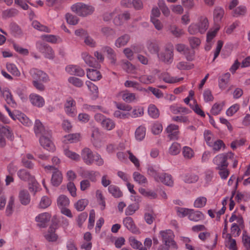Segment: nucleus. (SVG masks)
I'll list each match as a JSON object with an SVG mask.
<instances>
[{
	"instance_id": "nucleus-1",
	"label": "nucleus",
	"mask_w": 250,
	"mask_h": 250,
	"mask_svg": "<svg viewBox=\"0 0 250 250\" xmlns=\"http://www.w3.org/2000/svg\"><path fill=\"white\" fill-rule=\"evenodd\" d=\"M209 22L205 16H199L195 22H192L188 28V32L190 35L204 34L208 30Z\"/></svg>"
},
{
	"instance_id": "nucleus-2",
	"label": "nucleus",
	"mask_w": 250,
	"mask_h": 250,
	"mask_svg": "<svg viewBox=\"0 0 250 250\" xmlns=\"http://www.w3.org/2000/svg\"><path fill=\"white\" fill-rule=\"evenodd\" d=\"M71 10L78 16L85 17L92 15L95 11V8L90 4L79 2L73 4L71 6Z\"/></svg>"
},
{
	"instance_id": "nucleus-3",
	"label": "nucleus",
	"mask_w": 250,
	"mask_h": 250,
	"mask_svg": "<svg viewBox=\"0 0 250 250\" xmlns=\"http://www.w3.org/2000/svg\"><path fill=\"white\" fill-rule=\"evenodd\" d=\"M147 173L152 176L156 182H159L160 180H162L163 176H164L168 179V182H165L168 186H172L173 185V180L171 176L166 173L160 172L159 168L155 166H149L147 168Z\"/></svg>"
},
{
	"instance_id": "nucleus-4",
	"label": "nucleus",
	"mask_w": 250,
	"mask_h": 250,
	"mask_svg": "<svg viewBox=\"0 0 250 250\" xmlns=\"http://www.w3.org/2000/svg\"><path fill=\"white\" fill-rule=\"evenodd\" d=\"M160 61L166 63L171 64L173 61V45L169 42L166 44L164 51L157 54Z\"/></svg>"
},
{
	"instance_id": "nucleus-5",
	"label": "nucleus",
	"mask_w": 250,
	"mask_h": 250,
	"mask_svg": "<svg viewBox=\"0 0 250 250\" xmlns=\"http://www.w3.org/2000/svg\"><path fill=\"white\" fill-rule=\"evenodd\" d=\"M234 154L231 152L221 153L216 156L213 159V164L216 166V169L228 167L229 159H233Z\"/></svg>"
},
{
	"instance_id": "nucleus-6",
	"label": "nucleus",
	"mask_w": 250,
	"mask_h": 250,
	"mask_svg": "<svg viewBox=\"0 0 250 250\" xmlns=\"http://www.w3.org/2000/svg\"><path fill=\"white\" fill-rule=\"evenodd\" d=\"M159 237L165 245L171 246L172 248L177 249V247L174 240V235L171 229L161 230L159 232Z\"/></svg>"
},
{
	"instance_id": "nucleus-7",
	"label": "nucleus",
	"mask_w": 250,
	"mask_h": 250,
	"mask_svg": "<svg viewBox=\"0 0 250 250\" xmlns=\"http://www.w3.org/2000/svg\"><path fill=\"white\" fill-rule=\"evenodd\" d=\"M36 47L43 55L45 58L49 60H53L55 58L54 51L47 44L42 42H38L36 43Z\"/></svg>"
},
{
	"instance_id": "nucleus-8",
	"label": "nucleus",
	"mask_w": 250,
	"mask_h": 250,
	"mask_svg": "<svg viewBox=\"0 0 250 250\" xmlns=\"http://www.w3.org/2000/svg\"><path fill=\"white\" fill-rule=\"evenodd\" d=\"M116 106L119 110H116L114 112V116L115 117L122 119H125L129 117V111H130L132 109L130 105L121 104H117Z\"/></svg>"
},
{
	"instance_id": "nucleus-9",
	"label": "nucleus",
	"mask_w": 250,
	"mask_h": 250,
	"mask_svg": "<svg viewBox=\"0 0 250 250\" xmlns=\"http://www.w3.org/2000/svg\"><path fill=\"white\" fill-rule=\"evenodd\" d=\"M40 143L42 146L48 151H53L55 146L51 140L50 131H47L45 134L41 135Z\"/></svg>"
},
{
	"instance_id": "nucleus-10",
	"label": "nucleus",
	"mask_w": 250,
	"mask_h": 250,
	"mask_svg": "<svg viewBox=\"0 0 250 250\" xmlns=\"http://www.w3.org/2000/svg\"><path fill=\"white\" fill-rule=\"evenodd\" d=\"M165 132L167 137L170 140H178L179 138L180 132L179 126L175 124H171L167 126Z\"/></svg>"
},
{
	"instance_id": "nucleus-11",
	"label": "nucleus",
	"mask_w": 250,
	"mask_h": 250,
	"mask_svg": "<svg viewBox=\"0 0 250 250\" xmlns=\"http://www.w3.org/2000/svg\"><path fill=\"white\" fill-rule=\"evenodd\" d=\"M95 152L87 147H83L81 151V158L83 163L88 166H91L93 157Z\"/></svg>"
},
{
	"instance_id": "nucleus-12",
	"label": "nucleus",
	"mask_w": 250,
	"mask_h": 250,
	"mask_svg": "<svg viewBox=\"0 0 250 250\" xmlns=\"http://www.w3.org/2000/svg\"><path fill=\"white\" fill-rule=\"evenodd\" d=\"M64 108L65 113L68 116L74 117L76 115V102L71 97H69L66 99Z\"/></svg>"
},
{
	"instance_id": "nucleus-13",
	"label": "nucleus",
	"mask_w": 250,
	"mask_h": 250,
	"mask_svg": "<svg viewBox=\"0 0 250 250\" xmlns=\"http://www.w3.org/2000/svg\"><path fill=\"white\" fill-rule=\"evenodd\" d=\"M12 133L8 126L0 125V147L4 146L6 144L5 137L12 139Z\"/></svg>"
},
{
	"instance_id": "nucleus-14",
	"label": "nucleus",
	"mask_w": 250,
	"mask_h": 250,
	"mask_svg": "<svg viewBox=\"0 0 250 250\" xmlns=\"http://www.w3.org/2000/svg\"><path fill=\"white\" fill-rule=\"evenodd\" d=\"M30 74L33 81H39L46 82L48 81L47 75L42 71L37 69H32L30 71Z\"/></svg>"
},
{
	"instance_id": "nucleus-15",
	"label": "nucleus",
	"mask_w": 250,
	"mask_h": 250,
	"mask_svg": "<svg viewBox=\"0 0 250 250\" xmlns=\"http://www.w3.org/2000/svg\"><path fill=\"white\" fill-rule=\"evenodd\" d=\"M100 131L98 127H93L92 129L91 142L96 148H100L102 146V143L100 139Z\"/></svg>"
},
{
	"instance_id": "nucleus-16",
	"label": "nucleus",
	"mask_w": 250,
	"mask_h": 250,
	"mask_svg": "<svg viewBox=\"0 0 250 250\" xmlns=\"http://www.w3.org/2000/svg\"><path fill=\"white\" fill-rule=\"evenodd\" d=\"M51 215L47 212H43L39 214L35 218V220L37 222V225L40 228H45L47 226V223L49 221Z\"/></svg>"
},
{
	"instance_id": "nucleus-17",
	"label": "nucleus",
	"mask_w": 250,
	"mask_h": 250,
	"mask_svg": "<svg viewBox=\"0 0 250 250\" xmlns=\"http://www.w3.org/2000/svg\"><path fill=\"white\" fill-rule=\"evenodd\" d=\"M66 72L70 75L83 77L84 75V70L80 66L75 65H69L65 67Z\"/></svg>"
},
{
	"instance_id": "nucleus-18",
	"label": "nucleus",
	"mask_w": 250,
	"mask_h": 250,
	"mask_svg": "<svg viewBox=\"0 0 250 250\" xmlns=\"http://www.w3.org/2000/svg\"><path fill=\"white\" fill-rule=\"evenodd\" d=\"M130 18V13L127 11H125L116 16L113 19V23L116 26H121L129 20Z\"/></svg>"
},
{
	"instance_id": "nucleus-19",
	"label": "nucleus",
	"mask_w": 250,
	"mask_h": 250,
	"mask_svg": "<svg viewBox=\"0 0 250 250\" xmlns=\"http://www.w3.org/2000/svg\"><path fill=\"white\" fill-rule=\"evenodd\" d=\"M124 226L133 233L139 234V229L135 225L133 219L130 217H126L123 220Z\"/></svg>"
},
{
	"instance_id": "nucleus-20",
	"label": "nucleus",
	"mask_w": 250,
	"mask_h": 250,
	"mask_svg": "<svg viewBox=\"0 0 250 250\" xmlns=\"http://www.w3.org/2000/svg\"><path fill=\"white\" fill-rule=\"evenodd\" d=\"M29 100L34 106L38 107H42L45 104V101L43 97L37 94H30Z\"/></svg>"
},
{
	"instance_id": "nucleus-21",
	"label": "nucleus",
	"mask_w": 250,
	"mask_h": 250,
	"mask_svg": "<svg viewBox=\"0 0 250 250\" xmlns=\"http://www.w3.org/2000/svg\"><path fill=\"white\" fill-rule=\"evenodd\" d=\"M18 198L21 204L23 206L29 205L31 201V196L28 190L26 189L20 190Z\"/></svg>"
},
{
	"instance_id": "nucleus-22",
	"label": "nucleus",
	"mask_w": 250,
	"mask_h": 250,
	"mask_svg": "<svg viewBox=\"0 0 250 250\" xmlns=\"http://www.w3.org/2000/svg\"><path fill=\"white\" fill-rule=\"evenodd\" d=\"M146 47L148 52L152 54H158L160 50L159 43L155 40L147 41L146 43Z\"/></svg>"
},
{
	"instance_id": "nucleus-23",
	"label": "nucleus",
	"mask_w": 250,
	"mask_h": 250,
	"mask_svg": "<svg viewBox=\"0 0 250 250\" xmlns=\"http://www.w3.org/2000/svg\"><path fill=\"white\" fill-rule=\"evenodd\" d=\"M230 77L229 73L227 72L222 76L218 79V86L221 90H225L228 86Z\"/></svg>"
},
{
	"instance_id": "nucleus-24",
	"label": "nucleus",
	"mask_w": 250,
	"mask_h": 250,
	"mask_svg": "<svg viewBox=\"0 0 250 250\" xmlns=\"http://www.w3.org/2000/svg\"><path fill=\"white\" fill-rule=\"evenodd\" d=\"M81 138V136L80 133H72L64 136L62 141L66 144L76 143L79 142Z\"/></svg>"
},
{
	"instance_id": "nucleus-25",
	"label": "nucleus",
	"mask_w": 250,
	"mask_h": 250,
	"mask_svg": "<svg viewBox=\"0 0 250 250\" xmlns=\"http://www.w3.org/2000/svg\"><path fill=\"white\" fill-rule=\"evenodd\" d=\"M203 213L198 210L190 209L188 218L192 221L198 222L204 219Z\"/></svg>"
},
{
	"instance_id": "nucleus-26",
	"label": "nucleus",
	"mask_w": 250,
	"mask_h": 250,
	"mask_svg": "<svg viewBox=\"0 0 250 250\" xmlns=\"http://www.w3.org/2000/svg\"><path fill=\"white\" fill-rule=\"evenodd\" d=\"M41 39L51 43H58L62 42V40L59 36L52 34H45L41 37Z\"/></svg>"
},
{
	"instance_id": "nucleus-27",
	"label": "nucleus",
	"mask_w": 250,
	"mask_h": 250,
	"mask_svg": "<svg viewBox=\"0 0 250 250\" xmlns=\"http://www.w3.org/2000/svg\"><path fill=\"white\" fill-rule=\"evenodd\" d=\"M130 40V36L127 34H124L118 37L115 42V45L120 48L126 45Z\"/></svg>"
},
{
	"instance_id": "nucleus-28",
	"label": "nucleus",
	"mask_w": 250,
	"mask_h": 250,
	"mask_svg": "<svg viewBox=\"0 0 250 250\" xmlns=\"http://www.w3.org/2000/svg\"><path fill=\"white\" fill-rule=\"evenodd\" d=\"M121 65L123 69L128 73H134L136 70V67L129 61L123 60L120 62Z\"/></svg>"
},
{
	"instance_id": "nucleus-29",
	"label": "nucleus",
	"mask_w": 250,
	"mask_h": 250,
	"mask_svg": "<svg viewBox=\"0 0 250 250\" xmlns=\"http://www.w3.org/2000/svg\"><path fill=\"white\" fill-rule=\"evenodd\" d=\"M225 14V11L222 7H216L213 11V20L215 23L221 22Z\"/></svg>"
},
{
	"instance_id": "nucleus-30",
	"label": "nucleus",
	"mask_w": 250,
	"mask_h": 250,
	"mask_svg": "<svg viewBox=\"0 0 250 250\" xmlns=\"http://www.w3.org/2000/svg\"><path fill=\"white\" fill-rule=\"evenodd\" d=\"M34 128L35 133L37 135H42L45 134L47 131H49L46 129L41 121L38 119L35 120Z\"/></svg>"
},
{
	"instance_id": "nucleus-31",
	"label": "nucleus",
	"mask_w": 250,
	"mask_h": 250,
	"mask_svg": "<svg viewBox=\"0 0 250 250\" xmlns=\"http://www.w3.org/2000/svg\"><path fill=\"white\" fill-rule=\"evenodd\" d=\"M87 78L93 81H96L100 80L102 78L101 73L95 69H88L87 71Z\"/></svg>"
},
{
	"instance_id": "nucleus-32",
	"label": "nucleus",
	"mask_w": 250,
	"mask_h": 250,
	"mask_svg": "<svg viewBox=\"0 0 250 250\" xmlns=\"http://www.w3.org/2000/svg\"><path fill=\"white\" fill-rule=\"evenodd\" d=\"M62 176L58 169H55L52 176L51 183L54 186H58L62 182Z\"/></svg>"
},
{
	"instance_id": "nucleus-33",
	"label": "nucleus",
	"mask_w": 250,
	"mask_h": 250,
	"mask_svg": "<svg viewBox=\"0 0 250 250\" xmlns=\"http://www.w3.org/2000/svg\"><path fill=\"white\" fill-rule=\"evenodd\" d=\"M82 58L85 63L90 67H94L96 64L95 59L86 52H83L81 54Z\"/></svg>"
},
{
	"instance_id": "nucleus-34",
	"label": "nucleus",
	"mask_w": 250,
	"mask_h": 250,
	"mask_svg": "<svg viewBox=\"0 0 250 250\" xmlns=\"http://www.w3.org/2000/svg\"><path fill=\"white\" fill-rule=\"evenodd\" d=\"M140 82L146 84L154 83L156 81V77L154 75H143L138 78Z\"/></svg>"
},
{
	"instance_id": "nucleus-35",
	"label": "nucleus",
	"mask_w": 250,
	"mask_h": 250,
	"mask_svg": "<svg viewBox=\"0 0 250 250\" xmlns=\"http://www.w3.org/2000/svg\"><path fill=\"white\" fill-rule=\"evenodd\" d=\"M101 125L104 130L110 131L115 127L116 124L112 119L106 118Z\"/></svg>"
},
{
	"instance_id": "nucleus-36",
	"label": "nucleus",
	"mask_w": 250,
	"mask_h": 250,
	"mask_svg": "<svg viewBox=\"0 0 250 250\" xmlns=\"http://www.w3.org/2000/svg\"><path fill=\"white\" fill-rule=\"evenodd\" d=\"M63 153L67 158L73 161L78 162L81 159V156L78 153H77L68 148L64 149Z\"/></svg>"
},
{
	"instance_id": "nucleus-37",
	"label": "nucleus",
	"mask_w": 250,
	"mask_h": 250,
	"mask_svg": "<svg viewBox=\"0 0 250 250\" xmlns=\"http://www.w3.org/2000/svg\"><path fill=\"white\" fill-rule=\"evenodd\" d=\"M162 78L165 82L168 83H178L183 80L182 77H172L168 73L163 74L162 76Z\"/></svg>"
},
{
	"instance_id": "nucleus-38",
	"label": "nucleus",
	"mask_w": 250,
	"mask_h": 250,
	"mask_svg": "<svg viewBox=\"0 0 250 250\" xmlns=\"http://www.w3.org/2000/svg\"><path fill=\"white\" fill-rule=\"evenodd\" d=\"M2 95L7 104L13 107H16V103L13 99L12 95L9 90H4L2 92Z\"/></svg>"
},
{
	"instance_id": "nucleus-39",
	"label": "nucleus",
	"mask_w": 250,
	"mask_h": 250,
	"mask_svg": "<svg viewBox=\"0 0 250 250\" xmlns=\"http://www.w3.org/2000/svg\"><path fill=\"white\" fill-rule=\"evenodd\" d=\"M98 173L94 170H86L83 171L80 175L86 178H88L90 181L95 182L97 180V176Z\"/></svg>"
},
{
	"instance_id": "nucleus-40",
	"label": "nucleus",
	"mask_w": 250,
	"mask_h": 250,
	"mask_svg": "<svg viewBox=\"0 0 250 250\" xmlns=\"http://www.w3.org/2000/svg\"><path fill=\"white\" fill-rule=\"evenodd\" d=\"M33 159H34V157L32 155L29 153L25 154L22 158V163L23 165L29 168H33L34 164L31 161V160Z\"/></svg>"
},
{
	"instance_id": "nucleus-41",
	"label": "nucleus",
	"mask_w": 250,
	"mask_h": 250,
	"mask_svg": "<svg viewBox=\"0 0 250 250\" xmlns=\"http://www.w3.org/2000/svg\"><path fill=\"white\" fill-rule=\"evenodd\" d=\"M86 85H87L88 89L90 91L92 98L94 99H96L98 98L99 95L98 88L94 83L90 81H86L85 82Z\"/></svg>"
},
{
	"instance_id": "nucleus-42",
	"label": "nucleus",
	"mask_w": 250,
	"mask_h": 250,
	"mask_svg": "<svg viewBox=\"0 0 250 250\" xmlns=\"http://www.w3.org/2000/svg\"><path fill=\"white\" fill-rule=\"evenodd\" d=\"M69 203V200L65 195H61L57 199V205L60 208L67 207Z\"/></svg>"
},
{
	"instance_id": "nucleus-43",
	"label": "nucleus",
	"mask_w": 250,
	"mask_h": 250,
	"mask_svg": "<svg viewBox=\"0 0 250 250\" xmlns=\"http://www.w3.org/2000/svg\"><path fill=\"white\" fill-rule=\"evenodd\" d=\"M17 115V120H18L22 125L26 126L32 125V121L24 113L20 112Z\"/></svg>"
},
{
	"instance_id": "nucleus-44",
	"label": "nucleus",
	"mask_w": 250,
	"mask_h": 250,
	"mask_svg": "<svg viewBox=\"0 0 250 250\" xmlns=\"http://www.w3.org/2000/svg\"><path fill=\"white\" fill-rule=\"evenodd\" d=\"M147 111L149 116L152 118L157 119L159 117V110L154 104H150L148 107Z\"/></svg>"
},
{
	"instance_id": "nucleus-45",
	"label": "nucleus",
	"mask_w": 250,
	"mask_h": 250,
	"mask_svg": "<svg viewBox=\"0 0 250 250\" xmlns=\"http://www.w3.org/2000/svg\"><path fill=\"white\" fill-rule=\"evenodd\" d=\"M32 26L36 29L45 33H50L51 29L48 27L42 24L37 21H34L32 23Z\"/></svg>"
},
{
	"instance_id": "nucleus-46",
	"label": "nucleus",
	"mask_w": 250,
	"mask_h": 250,
	"mask_svg": "<svg viewBox=\"0 0 250 250\" xmlns=\"http://www.w3.org/2000/svg\"><path fill=\"white\" fill-rule=\"evenodd\" d=\"M108 190L115 198H119L123 196L122 192L120 188L115 185H112L109 186L108 188Z\"/></svg>"
},
{
	"instance_id": "nucleus-47",
	"label": "nucleus",
	"mask_w": 250,
	"mask_h": 250,
	"mask_svg": "<svg viewBox=\"0 0 250 250\" xmlns=\"http://www.w3.org/2000/svg\"><path fill=\"white\" fill-rule=\"evenodd\" d=\"M182 179L186 183H193L196 182L199 177L195 174L188 173L183 175Z\"/></svg>"
},
{
	"instance_id": "nucleus-48",
	"label": "nucleus",
	"mask_w": 250,
	"mask_h": 250,
	"mask_svg": "<svg viewBox=\"0 0 250 250\" xmlns=\"http://www.w3.org/2000/svg\"><path fill=\"white\" fill-rule=\"evenodd\" d=\"M168 30L174 36L177 38L180 37L184 34L183 30L179 28L176 25H170Z\"/></svg>"
},
{
	"instance_id": "nucleus-49",
	"label": "nucleus",
	"mask_w": 250,
	"mask_h": 250,
	"mask_svg": "<svg viewBox=\"0 0 250 250\" xmlns=\"http://www.w3.org/2000/svg\"><path fill=\"white\" fill-rule=\"evenodd\" d=\"M146 128L145 126H139L135 131V138L138 141L143 140L146 136Z\"/></svg>"
},
{
	"instance_id": "nucleus-50",
	"label": "nucleus",
	"mask_w": 250,
	"mask_h": 250,
	"mask_svg": "<svg viewBox=\"0 0 250 250\" xmlns=\"http://www.w3.org/2000/svg\"><path fill=\"white\" fill-rule=\"evenodd\" d=\"M139 192L144 196L150 199H155L157 197V194L155 191L151 190H147L142 188L139 189Z\"/></svg>"
},
{
	"instance_id": "nucleus-51",
	"label": "nucleus",
	"mask_w": 250,
	"mask_h": 250,
	"mask_svg": "<svg viewBox=\"0 0 250 250\" xmlns=\"http://www.w3.org/2000/svg\"><path fill=\"white\" fill-rule=\"evenodd\" d=\"M55 229L50 227L47 233L45 235V237L48 241L54 242L58 239V235L55 233Z\"/></svg>"
},
{
	"instance_id": "nucleus-52",
	"label": "nucleus",
	"mask_w": 250,
	"mask_h": 250,
	"mask_svg": "<svg viewBox=\"0 0 250 250\" xmlns=\"http://www.w3.org/2000/svg\"><path fill=\"white\" fill-rule=\"evenodd\" d=\"M125 86L126 87H132L134 90L142 91L143 90V88L141 86L140 84L136 81H126L125 83Z\"/></svg>"
},
{
	"instance_id": "nucleus-53",
	"label": "nucleus",
	"mask_w": 250,
	"mask_h": 250,
	"mask_svg": "<svg viewBox=\"0 0 250 250\" xmlns=\"http://www.w3.org/2000/svg\"><path fill=\"white\" fill-rule=\"evenodd\" d=\"M181 150V145L177 142L173 143L168 149V152L172 155L178 154Z\"/></svg>"
},
{
	"instance_id": "nucleus-54",
	"label": "nucleus",
	"mask_w": 250,
	"mask_h": 250,
	"mask_svg": "<svg viewBox=\"0 0 250 250\" xmlns=\"http://www.w3.org/2000/svg\"><path fill=\"white\" fill-rule=\"evenodd\" d=\"M17 174L20 179L25 181H29L34 177L25 169L20 170L18 171Z\"/></svg>"
},
{
	"instance_id": "nucleus-55",
	"label": "nucleus",
	"mask_w": 250,
	"mask_h": 250,
	"mask_svg": "<svg viewBox=\"0 0 250 250\" xmlns=\"http://www.w3.org/2000/svg\"><path fill=\"white\" fill-rule=\"evenodd\" d=\"M133 177L134 181L140 185L145 184L147 182L146 178L138 172H134Z\"/></svg>"
},
{
	"instance_id": "nucleus-56",
	"label": "nucleus",
	"mask_w": 250,
	"mask_h": 250,
	"mask_svg": "<svg viewBox=\"0 0 250 250\" xmlns=\"http://www.w3.org/2000/svg\"><path fill=\"white\" fill-rule=\"evenodd\" d=\"M151 130L153 134L158 135L160 134L163 130L162 125L158 122H155L151 125Z\"/></svg>"
},
{
	"instance_id": "nucleus-57",
	"label": "nucleus",
	"mask_w": 250,
	"mask_h": 250,
	"mask_svg": "<svg viewBox=\"0 0 250 250\" xmlns=\"http://www.w3.org/2000/svg\"><path fill=\"white\" fill-rule=\"evenodd\" d=\"M184 157L187 159H190L194 156L193 150L189 146H185L182 149Z\"/></svg>"
},
{
	"instance_id": "nucleus-58",
	"label": "nucleus",
	"mask_w": 250,
	"mask_h": 250,
	"mask_svg": "<svg viewBox=\"0 0 250 250\" xmlns=\"http://www.w3.org/2000/svg\"><path fill=\"white\" fill-rule=\"evenodd\" d=\"M207 199L205 197H197L194 202V207L196 208H201L205 207L207 204Z\"/></svg>"
},
{
	"instance_id": "nucleus-59",
	"label": "nucleus",
	"mask_w": 250,
	"mask_h": 250,
	"mask_svg": "<svg viewBox=\"0 0 250 250\" xmlns=\"http://www.w3.org/2000/svg\"><path fill=\"white\" fill-rule=\"evenodd\" d=\"M65 18L66 22L70 25H75L77 24L79 21V19L76 16L69 13L65 14Z\"/></svg>"
},
{
	"instance_id": "nucleus-60",
	"label": "nucleus",
	"mask_w": 250,
	"mask_h": 250,
	"mask_svg": "<svg viewBox=\"0 0 250 250\" xmlns=\"http://www.w3.org/2000/svg\"><path fill=\"white\" fill-rule=\"evenodd\" d=\"M128 240L130 245L133 249L139 250L142 248V243L136 239L135 237H130Z\"/></svg>"
},
{
	"instance_id": "nucleus-61",
	"label": "nucleus",
	"mask_w": 250,
	"mask_h": 250,
	"mask_svg": "<svg viewBox=\"0 0 250 250\" xmlns=\"http://www.w3.org/2000/svg\"><path fill=\"white\" fill-rule=\"evenodd\" d=\"M144 114V109L142 107H136L130 113L129 117L135 118L141 117Z\"/></svg>"
},
{
	"instance_id": "nucleus-62",
	"label": "nucleus",
	"mask_w": 250,
	"mask_h": 250,
	"mask_svg": "<svg viewBox=\"0 0 250 250\" xmlns=\"http://www.w3.org/2000/svg\"><path fill=\"white\" fill-rule=\"evenodd\" d=\"M220 29L218 25H216L213 29H210L207 35V42H211L216 36V34Z\"/></svg>"
},
{
	"instance_id": "nucleus-63",
	"label": "nucleus",
	"mask_w": 250,
	"mask_h": 250,
	"mask_svg": "<svg viewBox=\"0 0 250 250\" xmlns=\"http://www.w3.org/2000/svg\"><path fill=\"white\" fill-rule=\"evenodd\" d=\"M88 201L86 199H82L78 201L75 204V208L78 211L83 210L88 205Z\"/></svg>"
},
{
	"instance_id": "nucleus-64",
	"label": "nucleus",
	"mask_w": 250,
	"mask_h": 250,
	"mask_svg": "<svg viewBox=\"0 0 250 250\" xmlns=\"http://www.w3.org/2000/svg\"><path fill=\"white\" fill-rule=\"evenodd\" d=\"M68 82L73 85L77 87H81L83 84V82L80 79L71 76L68 78Z\"/></svg>"
}]
</instances>
